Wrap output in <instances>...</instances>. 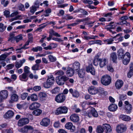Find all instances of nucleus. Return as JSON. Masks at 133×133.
<instances>
[{"instance_id": "nucleus-26", "label": "nucleus", "mask_w": 133, "mask_h": 133, "mask_svg": "<svg viewBox=\"0 0 133 133\" xmlns=\"http://www.w3.org/2000/svg\"><path fill=\"white\" fill-rule=\"evenodd\" d=\"M0 95L4 99H5L8 97V92L6 90H4L0 92Z\"/></svg>"}, {"instance_id": "nucleus-54", "label": "nucleus", "mask_w": 133, "mask_h": 133, "mask_svg": "<svg viewBox=\"0 0 133 133\" xmlns=\"http://www.w3.org/2000/svg\"><path fill=\"white\" fill-rule=\"evenodd\" d=\"M39 65L36 64L34 65L32 67V69L34 70H37L39 69Z\"/></svg>"}, {"instance_id": "nucleus-16", "label": "nucleus", "mask_w": 133, "mask_h": 133, "mask_svg": "<svg viewBox=\"0 0 133 133\" xmlns=\"http://www.w3.org/2000/svg\"><path fill=\"white\" fill-rule=\"evenodd\" d=\"M40 106V104L37 102L32 103L30 106L29 108L30 110H34L39 108Z\"/></svg>"}, {"instance_id": "nucleus-37", "label": "nucleus", "mask_w": 133, "mask_h": 133, "mask_svg": "<svg viewBox=\"0 0 133 133\" xmlns=\"http://www.w3.org/2000/svg\"><path fill=\"white\" fill-rule=\"evenodd\" d=\"M47 94L44 92H41L39 94V97L43 99L47 96Z\"/></svg>"}, {"instance_id": "nucleus-6", "label": "nucleus", "mask_w": 133, "mask_h": 133, "mask_svg": "<svg viewBox=\"0 0 133 133\" xmlns=\"http://www.w3.org/2000/svg\"><path fill=\"white\" fill-rule=\"evenodd\" d=\"M65 99V96L63 94H60L57 95L55 97V101L58 103H62Z\"/></svg>"}, {"instance_id": "nucleus-48", "label": "nucleus", "mask_w": 133, "mask_h": 133, "mask_svg": "<svg viewBox=\"0 0 133 133\" xmlns=\"http://www.w3.org/2000/svg\"><path fill=\"white\" fill-rule=\"evenodd\" d=\"M104 129L101 126H98L97 128V131L98 133L101 132H103L104 131Z\"/></svg>"}, {"instance_id": "nucleus-10", "label": "nucleus", "mask_w": 133, "mask_h": 133, "mask_svg": "<svg viewBox=\"0 0 133 133\" xmlns=\"http://www.w3.org/2000/svg\"><path fill=\"white\" fill-rule=\"evenodd\" d=\"M29 122V119L27 118H23L20 119L18 122V125L19 127L28 124Z\"/></svg>"}, {"instance_id": "nucleus-14", "label": "nucleus", "mask_w": 133, "mask_h": 133, "mask_svg": "<svg viewBox=\"0 0 133 133\" xmlns=\"http://www.w3.org/2000/svg\"><path fill=\"white\" fill-rule=\"evenodd\" d=\"M72 65L71 68L77 72L78 71L80 66V63L76 61L73 63Z\"/></svg>"}, {"instance_id": "nucleus-36", "label": "nucleus", "mask_w": 133, "mask_h": 133, "mask_svg": "<svg viewBox=\"0 0 133 133\" xmlns=\"http://www.w3.org/2000/svg\"><path fill=\"white\" fill-rule=\"evenodd\" d=\"M42 48L41 46H38L35 48H33L31 50L34 52H36L39 51H41L42 50Z\"/></svg>"}, {"instance_id": "nucleus-46", "label": "nucleus", "mask_w": 133, "mask_h": 133, "mask_svg": "<svg viewBox=\"0 0 133 133\" xmlns=\"http://www.w3.org/2000/svg\"><path fill=\"white\" fill-rule=\"evenodd\" d=\"M22 38L23 37L22 34L19 35L15 37V39L17 42H18L22 40Z\"/></svg>"}, {"instance_id": "nucleus-17", "label": "nucleus", "mask_w": 133, "mask_h": 133, "mask_svg": "<svg viewBox=\"0 0 133 133\" xmlns=\"http://www.w3.org/2000/svg\"><path fill=\"white\" fill-rule=\"evenodd\" d=\"M70 119L71 121L74 122H77L79 121V117L77 114H73L71 115Z\"/></svg>"}, {"instance_id": "nucleus-7", "label": "nucleus", "mask_w": 133, "mask_h": 133, "mask_svg": "<svg viewBox=\"0 0 133 133\" xmlns=\"http://www.w3.org/2000/svg\"><path fill=\"white\" fill-rule=\"evenodd\" d=\"M125 111L127 114H130L131 111L132 106L128 101H126L124 102Z\"/></svg>"}, {"instance_id": "nucleus-4", "label": "nucleus", "mask_w": 133, "mask_h": 133, "mask_svg": "<svg viewBox=\"0 0 133 133\" xmlns=\"http://www.w3.org/2000/svg\"><path fill=\"white\" fill-rule=\"evenodd\" d=\"M111 81L110 76L108 75H105L102 76L101 79V83L105 86L109 85L110 84Z\"/></svg>"}, {"instance_id": "nucleus-19", "label": "nucleus", "mask_w": 133, "mask_h": 133, "mask_svg": "<svg viewBox=\"0 0 133 133\" xmlns=\"http://www.w3.org/2000/svg\"><path fill=\"white\" fill-rule=\"evenodd\" d=\"M104 130L107 133H111V127L109 125L105 124L103 125Z\"/></svg>"}, {"instance_id": "nucleus-41", "label": "nucleus", "mask_w": 133, "mask_h": 133, "mask_svg": "<svg viewBox=\"0 0 133 133\" xmlns=\"http://www.w3.org/2000/svg\"><path fill=\"white\" fill-rule=\"evenodd\" d=\"M130 60L129 58H128L127 59L125 57H123V63L124 65H127L128 63Z\"/></svg>"}, {"instance_id": "nucleus-38", "label": "nucleus", "mask_w": 133, "mask_h": 133, "mask_svg": "<svg viewBox=\"0 0 133 133\" xmlns=\"http://www.w3.org/2000/svg\"><path fill=\"white\" fill-rule=\"evenodd\" d=\"M42 111L40 109H37L34 111L33 112L34 115L36 116L40 115L42 113Z\"/></svg>"}, {"instance_id": "nucleus-23", "label": "nucleus", "mask_w": 133, "mask_h": 133, "mask_svg": "<svg viewBox=\"0 0 133 133\" xmlns=\"http://www.w3.org/2000/svg\"><path fill=\"white\" fill-rule=\"evenodd\" d=\"M89 93L91 95H95L98 92V90L93 86H91L88 89Z\"/></svg>"}, {"instance_id": "nucleus-24", "label": "nucleus", "mask_w": 133, "mask_h": 133, "mask_svg": "<svg viewBox=\"0 0 133 133\" xmlns=\"http://www.w3.org/2000/svg\"><path fill=\"white\" fill-rule=\"evenodd\" d=\"M31 100L33 101H37L38 100V98L37 95L35 94H33L30 96H28L27 97V100L29 101Z\"/></svg>"}, {"instance_id": "nucleus-20", "label": "nucleus", "mask_w": 133, "mask_h": 133, "mask_svg": "<svg viewBox=\"0 0 133 133\" xmlns=\"http://www.w3.org/2000/svg\"><path fill=\"white\" fill-rule=\"evenodd\" d=\"M123 84V81L121 80H117L115 83V86L117 89H120Z\"/></svg>"}, {"instance_id": "nucleus-50", "label": "nucleus", "mask_w": 133, "mask_h": 133, "mask_svg": "<svg viewBox=\"0 0 133 133\" xmlns=\"http://www.w3.org/2000/svg\"><path fill=\"white\" fill-rule=\"evenodd\" d=\"M127 98V95H126L121 94L119 95V99L121 101L124 100Z\"/></svg>"}, {"instance_id": "nucleus-59", "label": "nucleus", "mask_w": 133, "mask_h": 133, "mask_svg": "<svg viewBox=\"0 0 133 133\" xmlns=\"http://www.w3.org/2000/svg\"><path fill=\"white\" fill-rule=\"evenodd\" d=\"M82 1L83 3L89 4H92L93 2V1L90 0H82Z\"/></svg>"}, {"instance_id": "nucleus-12", "label": "nucleus", "mask_w": 133, "mask_h": 133, "mask_svg": "<svg viewBox=\"0 0 133 133\" xmlns=\"http://www.w3.org/2000/svg\"><path fill=\"white\" fill-rule=\"evenodd\" d=\"M66 128L68 129H70L71 132H74L75 130V127L73 125L71 122H68L66 123L65 125Z\"/></svg>"}, {"instance_id": "nucleus-61", "label": "nucleus", "mask_w": 133, "mask_h": 133, "mask_svg": "<svg viewBox=\"0 0 133 133\" xmlns=\"http://www.w3.org/2000/svg\"><path fill=\"white\" fill-rule=\"evenodd\" d=\"M7 56V55L5 54H3L0 56V60H4Z\"/></svg>"}, {"instance_id": "nucleus-33", "label": "nucleus", "mask_w": 133, "mask_h": 133, "mask_svg": "<svg viewBox=\"0 0 133 133\" xmlns=\"http://www.w3.org/2000/svg\"><path fill=\"white\" fill-rule=\"evenodd\" d=\"M118 56L119 57L121 58L123 57L124 55V51L123 49L122 48L119 49L118 51Z\"/></svg>"}, {"instance_id": "nucleus-32", "label": "nucleus", "mask_w": 133, "mask_h": 133, "mask_svg": "<svg viewBox=\"0 0 133 133\" xmlns=\"http://www.w3.org/2000/svg\"><path fill=\"white\" fill-rule=\"evenodd\" d=\"M50 34L51 36L54 35L57 37H60L61 35L57 32H55L53 29H50L49 31Z\"/></svg>"}, {"instance_id": "nucleus-63", "label": "nucleus", "mask_w": 133, "mask_h": 133, "mask_svg": "<svg viewBox=\"0 0 133 133\" xmlns=\"http://www.w3.org/2000/svg\"><path fill=\"white\" fill-rule=\"evenodd\" d=\"M18 12L17 11H15L13 13H12L10 15V17H14L18 14Z\"/></svg>"}, {"instance_id": "nucleus-49", "label": "nucleus", "mask_w": 133, "mask_h": 133, "mask_svg": "<svg viewBox=\"0 0 133 133\" xmlns=\"http://www.w3.org/2000/svg\"><path fill=\"white\" fill-rule=\"evenodd\" d=\"M29 69L30 68L28 66H25L24 69V73H25L27 75L28 74L30 73Z\"/></svg>"}, {"instance_id": "nucleus-2", "label": "nucleus", "mask_w": 133, "mask_h": 133, "mask_svg": "<svg viewBox=\"0 0 133 133\" xmlns=\"http://www.w3.org/2000/svg\"><path fill=\"white\" fill-rule=\"evenodd\" d=\"M55 82V78L52 76L49 77L46 82L43 83L44 87L46 88H50L54 84Z\"/></svg>"}, {"instance_id": "nucleus-40", "label": "nucleus", "mask_w": 133, "mask_h": 133, "mask_svg": "<svg viewBox=\"0 0 133 133\" xmlns=\"http://www.w3.org/2000/svg\"><path fill=\"white\" fill-rule=\"evenodd\" d=\"M38 8V7H37L35 6H32L30 8L31 12L32 13V14H33L36 10Z\"/></svg>"}, {"instance_id": "nucleus-34", "label": "nucleus", "mask_w": 133, "mask_h": 133, "mask_svg": "<svg viewBox=\"0 0 133 133\" xmlns=\"http://www.w3.org/2000/svg\"><path fill=\"white\" fill-rule=\"evenodd\" d=\"M18 99V96L16 94L11 95V101H16Z\"/></svg>"}, {"instance_id": "nucleus-13", "label": "nucleus", "mask_w": 133, "mask_h": 133, "mask_svg": "<svg viewBox=\"0 0 133 133\" xmlns=\"http://www.w3.org/2000/svg\"><path fill=\"white\" fill-rule=\"evenodd\" d=\"M14 114V112L11 110H8L4 115L5 118H10L12 117Z\"/></svg>"}, {"instance_id": "nucleus-3", "label": "nucleus", "mask_w": 133, "mask_h": 133, "mask_svg": "<svg viewBox=\"0 0 133 133\" xmlns=\"http://www.w3.org/2000/svg\"><path fill=\"white\" fill-rule=\"evenodd\" d=\"M69 79V78L65 75L59 76L56 77V81L58 84L60 85H62L64 84L65 82L68 80Z\"/></svg>"}, {"instance_id": "nucleus-64", "label": "nucleus", "mask_w": 133, "mask_h": 133, "mask_svg": "<svg viewBox=\"0 0 133 133\" xmlns=\"http://www.w3.org/2000/svg\"><path fill=\"white\" fill-rule=\"evenodd\" d=\"M121 19L122 21L120 22V25H122L123 24H125L127 23V21L125 20H124L123 19Z\"/></svg>"}, {"instance_id": "nucleus-22", "label": "nucleus", "mask_w": 133, "mask_h": 133, "mask_svg": "<svg viewBox=\"0 0 133 133\" xmlns=\"http://www.w3.org/2000/svg\"><path fill=\"white\" fill-rule=\"evenodd\" d=\"M86 70L88 72H90L93 75L95 74V70L92 65H90L86 68Z\"/></svg>"}, {"instance_id": "nucleus-60", "label": "nucleus", "mask_w": 133, "mask_h": 133, "mask_svg": "<svg viewBox=\"0 0 133 133\" xmlns=\"http://www.w3.org/2000/svg\"><path fill=\"white\" fill-rule=\"evenodd\" d=\"M41 89V87L39 86H36L34 87L33 90L36 91L40 90Z\"/></svg>"}, {"instance_id": "nucleus-21", "label": "nucleus", "mask_w": 133, "mask_h": 133, "mask_svg": "<svg viewBox=\"0 0 133 133\" xmlns=\"http://www.w3.org/2000/svg\"><path fill=\"white\" fill-rule=\"evenodd\" d=\"M19 78L21 81L25 82L28 80V77L27 74L23 73L19 76Z\"/></svg>"}, {"instance_id": "nucleus-53", "label": "nucleus", "mask_w": 133, "mask_h": 133, "mask_svg": "<svg viewBox=\"0 0 133 133\" xmlns=\"http://www.w3.org/2000/svg\"><path fill=\"white\" fill-rule=\"evenodd\" d=\"M107 39L106 40H104V42H107V44H112V42L114 41V40L113 39Z\"/></svg>"}, {"instance_id": "nucleus-31", "label": "nucleus", "mask_w": 133, "mask_h": 133, "mask_svg": "<svg viewBox=\"0 0 133 133\" xmlns=\"http://www.w3.org/2000/svg\"><path fill=\"white\" fill-rule=\"evenodd\" d=\"M57 46V45L54 43H51L47 47H44L43 48L46 50H51L52 48H54Z\"/></svg>"}, {"instance_id": "nucleus-9", "label": "nucleus", "mask_w": 133, "mask_h": 133, "mask_svg": "<svg viewBox=\"0 0 133 133\" xmlns=\"http://www.w3.org/2000/svg\"><path fill=\"white\" fill-rule=\"evenodd\" d=\"M33 128L29 125H26L24 126L20 129L18 130V131L22 133H28L29 130H33Z\"/></svg>"}, {"instance_id": "nucleus-30", "label": "nucleus", "mask_w": 133, "mask_h": 133, "mask_svg": "<svg viewBox=\"0 0 133 133\" xmlns=\"http://www.w3.org/2000/svg\"><path fill=\"white\" fill-rule=\"evenodd\" d=\"M78 75L80 78H83L85 75V70L83 69H81L78 71Z\"/></svg>"}, {"instance_id": "nucleus-51", "label": "nucleus", "mask_w": 133, "mask_h": 133, "mask_svg": "<svg viewBox=\"0 0 133 133\" xmlns=\"http://www.w3.org/2000/svg\"><path fill=\"white\" fill-rule=\"evenodd\" d=\"M4 15L6 16V17L8 18L10 17V12L9 10H6L4 12Z\"/></svg>"}, {"instance_id": "nucleus-27", "label": "nucleus", "mask_w": 133, "mask_h": 133, "mask_svg": "<svg viewBox=\"0 0 133 133\" xmlns=\"http://www.w3.org/2000/svg\"><path fill=\"white\" fill-rule=\"evenodd\" d=\"M117 108V105L114 104H110L108 107L109 110L113 112L116 111Z\"/></svg>"}, {"instance_id": "nucleus-5", "label": "nucleus", "mask_w": 133, "mask_h": 133, "mask_svg": "<svg viewBox=\"0 0 133 133\" xmlns=\"http://www.w3.org/2000/svg\"><path fill=\"white\" fill-rule=\"evenodd\" d=\"M68 109L66 107H61L57 109L55 112L56 115L62 114H66L67 112Z\"/></svg>"}, {"instance_id": "nucleus-39", "label": "nucleus", "mask_w": 133, "mask_h": 133, "mask_svg": "<svg viewBox=\"0 0 133 133\" xmlns=\"http://www.w3.org/2000/svg\"><path fill=\"white\" fill-rule=\"evenodd\" d=\"M64 73L63 71L61 70H59L58 71H56L55 72V75H60L63 76L64 75Z\"/></svg>"}, {"instance_id": "nucleus-43", "label": "nucleus", "mask_w": 133, "mask_h": 133, "mask_svg": "<svg viewBox=\"0 0 133 133\" xmlns=\"http://www.w3.org/2000/svg\"><path fill=\"white\" fill-rule=\"evenodd\" d=\"M48 57L50 61L51 62H55L56 60V58L51 55H49L48 56Z\"/></svg>"}, {"instance_id": "nucleus-29", "label": "nucleus", "mask_w": 133, "mask_h": 133, "mask_svg": "<svg viewBox=\"0 0 133 133\" xmlns=\"http://www.w3.org/2000/svg\"><path fill=\"white\" fill-rule=\"evenodd\" d=\"M119 117L122 120L124 121H129L131 120V118L130 117L125 115H121Z\"/></svg>"}, {"instance_id": "nucleus-58", "label": "nucleus", "mask_w": 133, "mask_h": 133, "mask_svg": "<svg viewBox=\"0 0 133 133\" xmlns=\"http://www.w3.org/2000/svg\"><path fill=\"white\" fill-rule=\"evenodd\" d=\"M130 57L131 56L130 54L128 52H126L123 56V57H125L127 59L128 58H129V60L130 59Z\"/></svg>"}, {"instance_id": "nucleus-8", "label": "nucleus", "mask_w": 133, "mask_h": 133, "mask_svg": "<svg viewBox=\"0 0 133 133\" xmlns=\"http://www.w3.org/2000/svg\"><path fill=\"white\" fill-rule=\"evenodd\" d=\"M126 126L122 124L118 125L117 127L116 130L118 133H122L125 132L126 130Z\"/></svg>"}, {"instance_id": "nucleus-42", "label": "nucleus", "mask_w": 133, "mask_h": 133, "mask_svg": "<svg viewBox=\"0 0 133 133\" xmlns=\"http://www.w3.org/2000/svg\"><path fill=\"white\" fill-rule=\"evenodd\" d=\"M7 88L8 90L11 93V95L16 94V91L13 89V87H7Z\"/></svg>"}, {"instance_id": "nucleus-11", "label": "nucleus", "mask_w": 133, "mask_h": 133, "mask_svg": "<svg viewBox=\"0 0 133 133\" xmlns=\"http://www.w3.org/2000/svg\"><path fill=\"white\" fill-rule=\"evenodd\" d=\"M88 116L89 117H91L92 116L93 117H97L98 116V114L95 109L92 108L89 110V112L87 114Z\"/></svg>"}, {"instance_id": "nucleus-47", "label": "nucleus", "mask_w": 133, "mask_h": 133, "mask_svg": "<svg viewBox=\"0 0 133 133\" xmlns=\"http://www.w3.org/2000/svg\"><path fill=\"white\" fill-rule=\"evenodd\" d=\"M114 22H110L109 25L107 26V28H110V29H114L115 28V26L114 25L112 24L114 23Z\"/></svg>"}, {"instance_id": "nucleus-44", "label": "nucleus", "mask_w": 133, "mask_h": 133, "mask_svg": "<svg viewBox=\"0 0 133 133\" xmlns=\"http://www.w3.org/2000/svg\"><path fill=\"white\" fill-rule=\"evenodd\" d=\"M15 63V66L17 69H18L21 67L22 65L21 61H16Z\"/></svg>"}, {"instance_id": "nucleus-57", "label": "nucleus", "mask_w": 133, "mask_h": 133, "mask_svg": "<svg viewBox=\"0 0 133 133\" xmlns=\"http://www.w3.org/2000/svg\"><path fill=\"white\" fill-rule=\"evenodd\" d=\"M59 90V88L58 87H56L55 88L51 91V92L52 94H55L57 93Z\"/></svg>"}, {"instance_id": "nucleus-55", "label": "nucleus", "mask_w": 133, "mask_h": 133, "mask_svg": "<svg viewBox=\"0 0 133 133\" xmlns=\"http://www.w3.org/2000/svg\"><path fill=\"white\" fill-rule=\"evenodd\" d=\"M18 8L19 10H20L24 11L25 10L24 6L22 4H19Z\"/></svg>"}, {"instance_id": "nucleus-15", "label": "nucleus", "mask_w": 133, "mask_h": 133, "mask_svg": "<svg viewBox=\"0 0 133 133\" xmlns=\"http://www.w3.org/2000/svg\"><path fill=\"white\" fill-rule=\"evenodd\" d=\"M74 70L72 68L68 67L66 71V75L68 76H72L74 74Z\"/></svg>"}, {"instance_id": "nucleus-28", "label": "nucleus", "mask_w": 133, "mask_h": 133, "mask_svg": "<svg viewBox=\"0 0 133 133\" xmlns=\"http://www.w3.org/2000/svg\"><path fill=\"white\" fill-rule=\"evenodd\" d=\"M110 58L114 62L116 63L117 59V57L116 53L114 52H112L110 54Z\"/></svg>"}, {"instance_id": "nucleus-1", "label": "nucleus", "mask_w": 133, "mask_h": 133, "mask_svg": "<svg viewBox=\"0 0 133 133\" xmlns=\"http://www.w3.org/2000/svg\"><path fill=\"white\" fill-rule=\"evenodd\" d=\"M99 63V65L101 68L103 67L106 65L108 62V60L106 58L101 59L98 56H96L94 59V64L95 66H97Z\"/></svg>"}, {"instance_id": "nucleus-52", "label": "nucleus", "mask_w": 133, "mask_h": 133, "mask_svg": "<svg viewBox=\"0 0 133 133\" xmlns=\"http://www.w3.org/2000/svg\"><path fill=\"white\" fill-rule=\"evenodd\" d=\"M72 96L75 97H77L79 96V92L76 90H74V92L72 95Z\"/></svg>"}, {"instance_id": "nucleus-62", "label": "nucleus", "mask_w": 133, "mask_h": 133, "mask_svg": "<svg viewBox=\"0 0 133 133\" xmlns=\"http://www.w3.org/2000/svg\"><path fill=\"white\" fill-rule=\"evenodd\" d=\"M60 126L59 122V121H57L55 122L54 124V126L56 128H58Z\"/></svg>"}, {"instance_id": "nucleus-25", "label": "nucleus", "mask_w": 133, "mask_h": 133, "mask_svg": "<svg viewBox=\"0 0 133 133\" xmlns=\"http://www.w3.org/2000/svg\"><path fill=\"white\" fill-rule=\"evenodd\" d=\"M133 75V63H131L130 65V70L127 74L128 77L130 78Z\"/></svg>"}, {"instance_id": "nucleus-45", "label": "nucleus", "mask_w": 133, "mask_h": 133, "mask_svg": "<svg viewBox=\"0 0 133 133\" xmlns=\"http://www.w3.org/2000/svg\"><path fill=\"white\" fill-rule=\"evenodd\" d=\"M97 90L98 92H99L102 94H107V92L104 91V89L101 88H99Z\"/></svg>"}, {"instance_id": "nucleus-18", "label": "nucleus", "mask_w": 133, "mask_h": 133, "mask_svg": "<svg viewBox=\"0 0 133 133\" xmlns=\"http://www.w3.org/2000/svg\"><path fill=\"white\" fill-rule=\"evenodd\" d=\"M50 120L47 118H45L43 119L40 122L41 125L47 127L49 124Z\"/></svg>"}, {"instance_id": "nucleus-35", "label": "nucleus", "mask_w": 133, "mask_h": 133, "mask_svg": "<svg viewBox=\"0 0 133 133\" xmlns=\"http://www.w3.org/2000/svg\"><path fill=\"white\" fill-rule=\"evenodd\" d=\"M6 27V26L4 25L3 23H0V32H2L4 31L5 30Z\"/></svg>"}, {"instance_id": "nucleus-56", "label": "nucleus", "mask_w": 133, "mask_h": 133, "mask_svg": "<svg viewBox=\"0 0 133 133\" xmlns=\"http://www.w3.org/2000/svg\"><path fill=\"white\" fill-rule=\"evenodd\" d=\"M28 94L27 93H24L21 95V97L22 99H25L28 96Z\"/></svg>"}]
</instances>
